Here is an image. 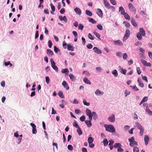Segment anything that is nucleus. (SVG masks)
<instances>
[{
  "label": "nucleus",
  "mask_w": 152,
  "mask_h": 152,
  "mask_svg": "<svg viewBox=\"0 0 152 152\" xmlns=\"http://www.w3.org/2000/svg\"><path fill=\"white\" fill-rule=\"evenodd\" d=\"M86 113L87 115L88 116L89 120H92L93 117L95 120L98 118V116L96 113L94 112L91 113V111L90 109H86Z\"/></svg>",
  "instance_id": "obj_1"
},
{
  "label": "nucleus",
  "mask_w": 152,
  "mask_h": 152,
  "mask_svg": "<svg viewBox=\"0 0 152 152\" xmlns=\"http://www.w3.org/2000/svg\"><path fill=\"white\" fill-rule=\"evenodd\" d=\"M104 126L105 128L106 131L111 133L115 132V130L113 125L111 124H105Z\"/></svg>",
  "instance_id": "obj_2"
},
{
  "label": "nucleus",
  "mask_w": 152,
  "mask_h": 152,
  "mask_svg": "<svg viewBox=\"0 0 152 152\" xmlns=\"http://www.w3.org/2000/svg\"><path fill=\"white\" fill-rule=\"evenodd\" d=\"M135 126L137 129L140 130V135L142 136L144 134V128L142 127V125L138 122L135 123Z\"/></svg>",
  "instance_id": "obj_3"
},
{
  "label": "nucleus",
  "mask_w": 152,
  "mask_h": 152,
  "mask_svg": "<svg viewBox=\"0 0 152 152\" xmlns=\"http://www.w3.org/2000/svg\"><path fill=\"white\" fill-rule=\"evenodd\" d=\"M130 32L129 30L127 29L126 30L125 35L123 39V42H125L128 39L130 36Z\"/></svg>",
  "instance_id": "obj_4"
},
{
  "label": "nucleus",
  "mask_w": 152,
  "mask_h": 152,
  "mask_svg": "<svg viewBox=\"0 0 152 152\" xmlns=\"http://www.w3.org/2000/svg\"><path fill=\"white\" fill-rule=\"evenodd\" d=\"M140 61L145 66H151V64L150 63H147V61L143 59H141Z\"/></svg>",
  "instance_id": "obj_5"
},
{
  "label": "nucleus",
  "mask_w": 152,
  "mask_h": 152,
  "mask_svg": "<svg viewBox=\"0 0 152 152\" xmlns=\"http://www.w3.org/2000/svg\"><path fill=\"white\" fill-rule=\"evenodd\" d=\"M128 7L132 11L135 12L136 10L134 5L131 3H129L128 5Z\"/></svg>",
  "instance_id": "obj_6"
},
{
  "label": "nucleus",
  "mask_w": 152,
  "mask_h": 152,
  "mask_svg": "<svg viewBox=\"0 0 152 152\" xmlns=\"http://www.w3.org/2000/svg\"><path fill=\"white\" fill-rule=\"evenodd\" d=\"M93 50L94 52L97 54H100L102 53V51L97 47H94Z\"/></svg>",
  "instance_id": "obj_7"
},
{
  "label": "nucleus",
  "mask_w": 152,
  "mask_h": 152,
  "mask_svg": "<svg viewBox=\"0 0 152 152\" xmlns=\"http://www.w3.org/2000/svg\"><path fill=\"white\" fill-rule=\"evenodd\" d=\"M108 120L110 122H113L115 121V116L114 114L110 116L108 118Z\"/></svg>",
  "instance_id": "obj_8"
},
{
  "label": "nucleus",
  "mask_w": 152,
  "mask_h": 152,
  "mask_svg": "<svg viewBox=\"0 0 152 152\" xmlns=\"http://www.w3.org/2000/svg\"><path fill=\"white\" fill-rule=\"evenodd\" d=\"M149 139V137L148 135H145L144 136V140L145 141V144L146 145H148Z\"/></svg>",
  "instance_id": "obj_9"
},
{
  "label": "nucleus",
  "mask_w": 152,
  "mask_h": 152,
  "mask_svg": "<svg viewBox=\"0 0 152 152\" xmlns=\"http://www.w3.org/2000/svg\"><path fill=\"white\" fill-rule=\"evenodd\" d=\"M114 44L116 45L120 46L123 45V43L122 42L119 40L114 41Z\"/></svg>",
  "instance_id": "obj_10"
},
{
  "label": "nucleus",
  "mask_w": 152,
  "mask_h": 152,
  "mask_svg": "<svg viewBox=\"0 0 152 152\" xmlns=\"http://www.w3.org/2000/svg\"><path fill=\"white\" fill-rule=\"evenodd\" d=\"M104 92L102 91L99 89H97L95 92V94L96 95L101 96L104 94Z\"/></svg>",
  "instance_id": "obj_11"
},
{
  "label": "nucleus",
  "mask_w": 152,
  "mask_h": 152,
  "mask_svg": "<svg viewBox=\"0 0 152 152\" xmlns=\"http://www.w3.org/2000/svg\"><path fill=\"white\" fill-rule=\"evenodd\" d=\"M139 33L142 35V36H145L146 34L145 31L144 29L142 28H139Z\"/></svg>",
  "instance_id": "obj_12"
},
{
  "label": "nucleus",
  "mask_w": 152,
  "mask_h": 152,
  "mask_svg": "<svg viewBox=\"0 0 152 152\" xmlns=\"http://www.w3.org/2000/svg\"><path fill=\"white\" fill-rule=\"evenodd\" d=\"M62 85L67 90H68L69 89V87L67 83L65 81H64L62 83Z\"/></svg>",
  "instance_id": "obj_13"
},
{
  "label": "nucleus",
  "mask_w": 152,
  "mask_h": 152,
  "mask_svg": "<svg viewBox=\"0 0 152 152\" xmlns=\"http://www.w3.org/2000/svg\"><path fill=\"white\" fill-rule=\"evenodd\" d=\"M75 13L79 15H80L81 14V11L80 8L78 7H76L74 9Z\"/></svg>",
  "instance_id": "obj_14"
},
{
  "label": "nucleus",
  "mask_w": 152,
  "mask_h": 152,
  "mask_svg": "<svg viewBox=\"0 0 152 152\" xmlns=\"http://www.w3.org/2000/svg\"><path fill=\"white\" fill-rule=\"evenodd\" d=\"M119 12H120L121 14L122 15H123L125 13V10L122 6L119 7Z\"/></svg>",
  "instance_id": "obj_15"
},
{
  "label": "nucleus",
  "mask_w": 152,
  "mask_h": 152,
  "mask_svg": "<svg viewBox=\"0 0 152 152\" xmlns=\"http://www.w3.org/2000/svg\"><path fill=\"white\" fill-rule=\"evenodd\" d=\"M103 3L105 7L108 9L110 6L109 3L107 0H104Z\"/></svg>",
  "instance_id": "obj_16"
},
{
  "label": "nucleus",
  "mask_w": 152,
  "mask_h": 152,
  "mask_svg": "<svg viewBox=\"0 0 152 152\" xmlns=\"http://www.w3.org/2000/svg\"><path fill=\"white\" fill-rule=\"evenodd\" d=\"M97 10V14L99 17L102 18L103 16V12L102 11L99 9H98Z\"/></svg>",
  "instance_id": "obj_17"
},
{
  "label": "nucleus",
  "mask_w": 152,
  "mask_h": 152,
  "mask_svg": "<svg viewBox=\"0 0 152 152\" xmlns=\"http://www.w3.org/2000/svg\"><path fill=\"white\" fill-rule=\"evenodd\" d=\"M92 120H86L85 123L89 127H90L92 125L91 121Z\"/></svg>",
  "instance_id": "obj_18"
},
{
  "label": "nucleus",
  "mask_w": 152,
  "mask_h": 152,
  "mask_svg": "<svg viewBox=\"0 0 152 152\" xmlns=\"http://www.w3.org/2000/svg\"><path fill=\"white\" fill-rule=\"evenodd\" d=\"M74 48L70 44L67 45V49L69 51H73L74 50Z\"/></svg>",
  "instance_id": "obj_19"
},
{
  "label": "nucleus",
  "mask_w": 152,
  "mask_h": 152,
  "mask_svg": "<svg viewBox=\"0 0 152 152\" xmlns=\"http://www.w3.org/2000/svg\"><path fill=\"white\" fill-rule=\"evenodd\" d=\"M129 145L130 146L133 147L134 146H137L138 144L137 142L136 141H134L130 142L129 143Z\"/></svg>",
  "instance_id": "obj_20"
},
{
  "label": "nucleus",
  "mask_w": 152,
  "mask_h": 152,
  "mask_svg": "<svg viewBox=\"0 0 152 152\" xmlns=\"http://www.w3.org/2000/svg\"><path fill=\"white\" fill-rule=\"evenodd\" d=\"M83 81L84 82L88 84H91V82L88 79V78L86 77H84L83 78Z\"/></svg>",
  "instance_id": "obj_21"
},
{
  "label": "nucleus",
  "mask_w": 152,
  "mask_h": 152,
  "mask_svg": "<svg viewBox=\"0 0 152 152\" xmlns=\"http://www.w3.org/2000/svg\"><path fill=\"white\" fill-rule=\"evenodd\" d=\"M145 111L149 115H152V111L150 110L148 107H147Z\"/></svg>",
  "instance_id": "obj_22"
},
{
  "label": "nucleus",
  "mask_w": 152,
  "mask_h": 152,
  "mask_svg": "<svg viewBox=\"0 0 152 152\" xmlns=\"http://www.w3.org/2000/svg\"><path fill=\"white\" fill-rule=\"evenodd\" d=\"M51 65V66L52 68L56 71L58 72V68L56 66V65L55 63L52 64Z\"/></svg>",
  "instance_id": "obj_23"
},
{
  "label": "nucleus",
  "mask_w": 152,
  "mask_h": 152,
  "mask_svg": "<svg viewBox=\"0 0 152 152\" xmlns=\"http://www.w3.org/2000/svg\"><path fill=\"white\" fill-rule=\"evenodd\" d=\"M61 72L63 73H65L66 75H68L69 71L67 69H63L61 70Z\"/></svg>",
  "instance_id": "obj_24"
},
{
  "label": "nucleus",
  "mask_w": 152,
  "mask_h": 152,
  "mask_svg": "<svg viewBox=\"0 0 152 152\" xmlns=\"http://www.w3.org/2000/svg\"><path fill=\"white\" fill-rule=\"evenodd\" d=\"M47 54L49 56H52L53 54V53L50 49H47Z\"/></svg>",
  "instance_id": "obj_25"
},
{
  "label": "nucleus",
  "mask_w": 152,
  "mask_h": 152,
  "mask_svg": "<svg viewBox=\"0 0 152 152\" xmlns=\"http://www.w3.org/2000/svg\"><path fill=\"white\" fill-rule=\"evenodd\" d=\"M88 20L92 23L94 24L96 23V21L93 19L90 18H88Z\"/></svg>",
  "instance_id": "obj_26"
},
{
  "label": "nucleus",
  "mask_w": 152,
  "mask_h": 152,
  "mask_svg": "<svg viewBox=\"0 0 152 152\" xmlns=\"http://www.w3.org/2000/svg\"><path fill=\"white\" fill-rule=\"evenodd\" d=\"M69 77H70V79L72 81H74L75 80V76L72 74H70L69 75Z\"/></svg>",
  "instance_id": "obj_27"
},
{
  "label": "nucleus",
  "mask_w": 152,
  "mask_h": 152,
  "mask_svg": "<svg viewBox=\"0 0 152 152\" xmlns=\"http://www.w3.org/2000/svg\"><path fill=\"white\" fill-rule=\"evenodd\" d=\"M125 18L127 20H129L130 19V16L127 14V13L125 12L124 14L123 15Z\"/></svg>",
  "instance_id": "obj_28"
},
{
  "label": "nucleus",
  "mask_w": 152,
  "mask_h": 152,
  "mask_svg": "<svg viewBox=\"0 0 152 152\" xmlns=\"http://www.w3.org/2000/svg\"><path fill=\"white\" fill-rule=\"evenodd\" d=\"M94 140V138L92 137H89L88 139V142L89 144L92 143Z\"/></svg>",
  "instance_id": "obj_29"
},
{
  "label": "nucleus",
  "mask_w": 152,
  "mask_h": 152,
  "mask_svg": "<svg viewBox=\"0 0 152 152\" xmlns=\"http://www.w3.org/2000/svg\"><path fill=\"white\" fill-rule=\"evenodd\" d=\"M140 14L142 15V16L143 17H144L145 18H146L147 17V14L143 11H141L140 12Z\"/></svg>",
  "instance_id": "obj_30"
},
{
  "label": "nucleus",
  "mask_w": 152,
  "mask_h": 152,
  "mask_svg": "<svg viewBox=\"0 0 152 152\" xmlns=\"http://www.w3.org/2000/svg\"><path fill=\"white\" fill-rule=\"evenodd\" d=\"M142 35L140 33H138L136 35V37L139 40H141L142 39Z\"/></svg>",
  "instance_id": "obj_31"
},
{
  "label": "nucleus",
  "mask_w": 152,
  "mask_h": 152,
  "mask_svg": "<svg viewBox=\"0 0 152 152\" xmlns=\"http://www.w3.org/2000/svg\"><path fill=\"white\" fill-rule=\"evenodd\" d=\"M93 33L94 34L98 39H101L100 35L99 34L96 32V31H93Z\"/></svg>",
  "instance_id": "obj_32"
},
{
  "label": "nucleus",
  "mask_w": 152,
  "mask_h": 152,
  "mask_svg": "<svg viewBox=\"0 0 152 152\" xmlns=\"http://www.w3.org/2000/svg\"><path fill=\"white\" fill-rule=\"evenodd\" d=\"M103 142L104 144V145L106 146L107 145L108 142L107 139L105 138L104 139L103 141Z\"/></svg>",
  "instance_id": "obj_33"
},
{
  "label": "nucleus",
  "mask_w": 152,
  "mask_h": 152,
  "mask_svg": "<svg viewBox=\"0 0 152 152\" xmlns=\"http://www.w3.org/2000/svg\"><path fill=\"white\" fill-rule=\"evenodd\" d=\"M131 22L132 24L134 26H137V24L135 22V21L133 18H132Z\"/></svg>",
  "instance_id": "obj_34"
},
{
  "label": "nucleus",
  "mask_w": 152,
  "mask_h": 152,
  "mask_svg": "<svg viewBox=\"0 0 152 152\" xmlns=\"http://www.w3.org/2000/svg\"><path fill=\"white\" fill-rule=\"evenodd\" d=\"M112 73L114 75L115 77H117L118 76V73L117 71L115 69L112 71Z\"/></svg>",
  "instance_id": "obj_35"
},
{
  "label": "nucleus",
  "mask_w": 152,
  "mask_h": 152,
  "mask_svg": "<svg viewBox=\"0 0 152 152\" xmlns=\"http://www.w3.org/2000/svg\"><path fill=\"white\" fill-rule=\"evenodd\" d=\"M130 87L134 91H138L139 89L135 85L134 86H130Z\"/></svg>",
  "instance_id": "obj_36"
},
{
  "label": "nucleus",
  "mask_w": 152,
  "mask_h": 152,
  "mask_svg": "<svg viewBox=\"0 0 152 152\" xmlns=\"http://www.w3.org/2000/svg\"><path fill=\"white\" fill-rule=\"evenodd\" d=\"M73 126L77 128H78L79 127V125L78 124L77 121H74L73 123Z\"/></svg>",
  "instance_id": "obj_37"
},
{
  "label": "nucleus",
  "mask_w": 152,
  "mask_h": 152,
  "mask_svg": "<svg viewBox=\"0 0 152 152\" xmlns=\"http://www.w3.org/2000/svg\"><path fill=\"white\" fill-rule=\"evenodd\" d=\"M121 145L120 143H115L114 145V147L115 148H117L121 147Z\"/></svg>",
  "instance_id": "obj_38"
},
{
  "label": "nucleus",
  "mask_w": 152,
  "mask_h": 152,
  "mask_svg": "<svg viewBox=\"0 0 152 152\" xmlns=\"http://www.w3.org/2000/svg\"><path fill=\"white\" fill-rule=\"evenodd\" d=\"M77 131L79 135H80L82 134V132L81 129L80 127L77 129Z\"/></svg>",
  "instance_id": "obj_39"
},
{
  "label": "nucleus",
  "mask_w": 152,
  "mask_h": 152,
  "mask_svg": "<svg viewBox=\"0 0 152 152\" xmlns=\"http://www.w3.org/2000/svg\"><path fill=\"white\" fill-rule=\"evenodd\" d=\"M86 14L89 16H91L92 15V14L91 12L89 10H86Z\"/></svg>",
  "instance_id": "obj_40"
},
{
  "label": "nucleus",
  "mask_w": 152,
  "mask_h": 152,
  "mask_svg": "<svg viewBox=\"0 0 152 152\" xmlns=\"http://www.w3.org/2000/svg\"><path fill=\"white\" fill-rule=\"evenodd\" d=\"M83 103L84 105L86 106H89L90 105V103L87 102L86 100L85 99L83 100Z\"/></svg>",
  "instance_id": "obj_41"
},
{
  "label": "nucleus",
  "mask_w": 152,
  "mask_h": 152,
  "mask_svg": "<svg viewBox=\"0 0 152 152\" xmlns=\"http://www.w3.org/2000/svg\"><path fill=\"white\" fill-rule=\"evenodd\" d=\"M96 27L100 30H102L103 29L102 26L100 24L97 25Z\"/></svg>",
  "instance_id": "obj_42"
},
{
  "label": "nucleus",
  "mask_w": 152,
  "mask_h": 152,
  "mask_svg": "<svg viewBox=\"0 0 152 152\" xmlns=\"http://www.w3.org/2000/svg\"><path fill=\"white\" fill-rule=\"evenodd\" d=\"M58 95L61 98H64V96L63 95V92L61 91H60L58 93Z\"/></svg>",
  "instance_id": "obj_43"
},
{
  "label": "nucleus",
  "mask_w": 152,
  "mask_h": 152,
  "mask_svg": "<svg viewBox=\"0 0 152 152\" xmlns=\"http://www.w3.org/2000/svg\"><path fill=\"white\" fill-rule=\"evenodd\" d=\"M86 119V117L84 115H82L80 118V121L83 122L84 121H85V120Z\"/></svg>",
  "instance_id": "obj_44"
},
{
  "label": "nucleus",
  "mask_w": 152,
  "mask_h": 152,
  "mask_svg": "<svg viewBox=\"0 0 152 152\" xmlns=\"http://www.w3.org/2000/svg\"><path fill=\"white\" fill-rule=\"evenodd\" d=\"M123 24H125V26L127 28H128L130 27V24L127 22L124 21L123 22Z\"/></svg>",
  "instance_id": "obj_45"
},
{
  "label": "nucleus",
  "mask_w": 152,
  "mask_h": 152,
  "mask_svg": "<svg viewBox=\"0 0 152 152\" xmlns=\"http://www.w3.org/2000/svg\"><path fill=\"white\" fill-rule=\"evenodd\" d=\"M32 133L33 134H36L37 133V130L36 129V127L33 128L32 129Z\"/></svg>",
  "instance_id": "obj_46"
},
{
  "label": "nucleus",
  "mask_w": 152,
  "mask_h": 152,
  "mask_svg": "<svg viewBox=\"0 0 152 152\" xmlns=\"http://www.w3.org/2000/svg\"><path fill=\"white\" fill-rule=\"evenodd\" d=\"M120 72L122 74L125 75L126 72V70L125 69H123L122 68L121 69Z\"/></svg>",
  "instance_id": "obj_47"
},
{
  "label": "nucleus",
  "mask_w": 152,
  "mask_h": 152,
  "mask_svg": "<svg viewBox=\"0 0 152 152\" xmlns=\"http://www.w3.org/2000/svg\"><path fill=\"white\" fill-rule=\"evenodd\" d=\"M50 6L52 11L53 12L55 11V6L52 4H50Z\"/></svg>",
  "instance_id": "obj_48"
},
{
  "label": "nucleus",
  "mask_w": 152,
  "mask_h": 152,
  "mask_svg": "<svg viewBox=\"0 0 152 152\" xmlns=\"http://www.w3.org/2000/svg\"><path fill=\"white\" fill-rule=\"evenodd\" d=\"M88 37L91 40H94V37L91 33H89L88 35Z\"/></svg>",
  "instance_id": "obj_49"
},
{
  "label": "nucleus",
  "mask_w": 152,
  "mask_h": 152,
  "mask_svg": "<svg viewBox=\"0 0 152 152\" xmlns=\"http://www.w3.org/2000/svg\"><path fill=\"white\" fill-rule=\"evenodd\" d=\"M128 55L126 53H124L123 54V58L124 59L126 60V59Z\"/></svg>",
  "instance_id": "obj_50"
},
{
  "label": "nucleus",
  "mask_w": 152,
  "mask_h": 152,
  "mask_svg": "<svg viewBox=\"0 0 152 152\" xmlns=\"http://www.w3.org/2000/svg\"><path fill=\"white\" fill-rule=\"evenodd\" d=\"M54 51L56 53H57L58 52V51H59L60 50L58 48H57L56 46H54Z\"/></svg>",
  "instance_id": "obj_51"
},
{
  "label": "nucleus",
  "mask_w": 152,
  "mask_h": 152,
  "mask_svg": "<svg viewBox=\"0 0 152 152\" xmlns=\"http://www.w3.org/2000/svg\"><path fill=\"white\" fill-rule=\"evenodd\" d=\"M45 81L47 84H48L50 83V79L48 77L46 76L45 77Z\"/></svg>",
  "instance_id": "obj_52"
},
{
  "label": "nucleus",
  "mask_w": 152,
  "mask_h": 152,
  "mask_svg": "<svg viewBox=\"0 0 152 152\" xmlns=\"http://www.w3.org/2000/svg\"><path fill=\"white\" fill-rule=\"evenodd\" d=\"M111 4L113 5H115L116 4V2L115 0H110Z\"/></svg>",
  "instance_id": "obj_53"
},
{
  "label": "nucleus",
  "mask_w": 152,
  "mask_h": 152,
  "mask_svg": "<svg viewBox=\"0 0 152 152\" xmlns=\"http://www.w3.org/2000/svg\"><path fill=\"white\" fill-rule=\"evenodd\" d=\"M148 99V97L147 96H144L141 100L143 103L146 102Z\"/></svg>",
  "instance_id": "obj_54"
},
{
  "label": "nucleus",
  "mask_w": 152,
  "mask_h": 152,
  "mask_svg": "<svg viewBox=\"0 0 152 152\" xmlns=\"http://www.w3.org/2000/svg\"><path fill=\"white\" fill-rule=\"evenodd\" d=\"M116 55L118 57H121L122 56V53L121 52H117L116 53Z\"/></svg>",
  "instance_id": "obj_55"
},
{
  "label": "nucleus",
  "mask_w": 152,
  "mask_h": 152,
  "mask_svg": "<svg viewBox=\"0 0 152 152\" xmlns=\"http://www.w3.org/2000/svg\"><path fill=\"white\" fill-rule=\"evenodd\" d=\"M67 148L68 150L70 151H72L73 149V147L71 145H68L67 146Z\"/></svg>",
  "instance_id": "obj_56"
},
{
  "label": "nucleus",
  "mask_w": 152,
  "mask_h": 152,
  "mask_svg": "<svg viewBox=\"0 0 152 152\" xmlns=\"http://www.w3.org/2000/svg\"><path fill=\"white\" fill-rule=\"evenodd\" d=\"M133 152H139V149L137 147H135L134 148L133 150Z\"/></svg>",
  "instance_id": "obj_57"
},
{
  "label": "nucleus",
  "mask_w": 152,
  "mask_h": 152,
  "mask_svg": "<svg viewBox=\"0 0 152 152\" xmlns=\"http://www.w3.org/2000/svg\"><path fill=\"white\" fill-rule=\"evenodd\" d=\"M86 47L88 48L91 49L93 48V46L91 44H89L87 45Z\"/></svg>",
  "instance_id": "obj_58"
},
{
  "label": "nucleus",
  "mask_w": 152,
  "mask_h": 152,
  "mask_svg": "<svg viewBox=\"0 0 152 152\" xmlns=\"http://www.w3.org/2000/svg\"><path fill=\"white\" fill-rule=\"evenodd\" d=\"M109 143L108 144L109 145H112L114 143V141L113 140H110L109 141Z\"/></svg>",
  "instance_id": "obj_59"
},
{
  "label": "nucleus",
  "mask_w": 152,
  "mask_h": 152,
  "mask_svg": "<svg viewBox=\"0 0 152 152\" xmlns=\"http://www.w3.org/2000/svg\"><path fill=\"white\" fill-rule=\"evenodd\" d=\"M121 147H120L119 148H117V151L118 152H123L124 150L122 149Z\"/></svg>",
  "instance_id": "obj_60"
},
{
  "label": "nucleus",
  "mask_w": 152,
  "mask_h": 152,
  "mask_svg": "<svg viewBox=\"0 0 152 152\" xmlns=\"http://www.w3.org/2000/svg\"><path fill=\"white\" fill-rule=\"evenodd\" d=\"M84 27L83 26L82 24H80L78 26V29L82 30Z\"/></svg>",
  "instance_id": "obj_61"
},
{
  "label": "nucleus",
  "mask_w": 152,
  "mask_h": 152,
  "mask_svg": "<svg viewBox=\"0 0 152 152\" xmlns=\"http://www.w3.org/2000/svg\"><path fill=\"white\" fill-rule=\"evenodd\" d=\"M96 69L98 72H101L102 70V68L100 67H97L96 68Z\"/></svg>",
  "instance_id": "obj_62"
},
{
  "label": "nucleus",
  "mask_w": 152,
  "mask_h": 152,
  "mask_svg": "<svg viewBox=\"0 0 152 152\" xmlns=\"http://www.w3.org/2000/svg\"><path fill=\"white\" fill-rule=\"evenodd\" d=\"M52 44L51 41L50 40H49L48 41V46L49 48H50L52 47Z\"/></svg>",
  "instance_id": "obj_63"
},
{
  "label": "nucleus",
  "mask_w": 152,
  "mask_h": 152,
  "mask_svg": "<svg viewBox=\"0 0 152 152\" xmlns=\"http://www.w3.org/2000/svg\"><path fill=\"white\" fill-rule=\"evenodd\" d=\"M124 94H125V96L126 97L128 95L130 94V92L128 91L127 90H126L125 91Z\"/></svg>",
  "instance_id": "obj_64"
}]
</instances>
